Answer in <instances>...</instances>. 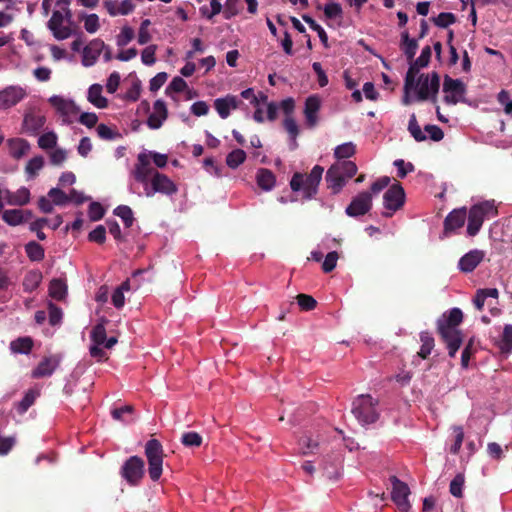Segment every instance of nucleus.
<instances>
[{
  "instance_id": "obj_1",
  "label": "nucleus",
  "mask_w": 512,
  "mask_h": 512,
  "mask_svg": "<svg viewBox=\"0 0 512 512\" xmlns=\"http://www.w3.org/2000/svg\"><path fill=\"white\" fill-rule=\"evenodd\" d=\"M463 321V313L459 308H452L443 313L437 320V332L446 344L448 355L455 357L463 342L462 332L457 328Z\"/></svg>"
},
{
  "instance_id": "obj_2",
  "label": "nucleus",
  "mask_w": 512,
  "mask_h": 512,
  "mask_svg": "<svg viewBox=\"0 0 512 512\" xmlns=\"http://www.w3.org/2000/svg\"><path fill=\"white\" fill-rule=\"evenodd\" d=\"M323 172L324 168L322 166L315 165L309 174L294 173L290 180L292 191H302L303 198L312 199L318 192Z\"/></svg>"
},
{
  "instance_id": "obj_3",
  "label": "nucleus",
  "mask_w": 512,
  "mask_h": 512,
  "mask_svg": "<svg viewBox=\"0 0 512 512\" xmlns=\"http://www.w3.org/2000/svg\"><path fill=\"white\" fill-rule=\"evenodd\" d=\"M497 214L498 210L494 201H483L472 205L469 211H467V234L471 237L476 236L484 220L491 219L497 216Z\"/></svg>"
},
{
  "instance_id": "obj_4",
  "label": "nucleus",
  "mask_w": 512,
  "mask_h": 512,
  "mask_svg": "<svg viewBox=\"0 0 512 512\" xmlns=\"http://www.w3.org/2000/svg\"><path fill=\"white\" fill-rule=\"evenodd\" d=\"M378 405V399L369 394H361L352 402V413L360 423L372 424L379 418Z\"/></svg>"
},
{
  "instance_id": "obj_5",
  "label": "nucleus",
  "mask_w": 512,
  "mask_h": 512,
  "mask_svg": "<svg viewBox=\"0 0 512 512\" xmlns=\"http://www.w3.org/2000/svg\"><path fill=\"white\" fill-rule=\"evenodd\" d=\"M145 456L148 461V473L152 481L160 479L163 471V446L157 439H150L145 444Z\"/></svg>"
},
{
  "instance_id": "obj_6",
  "label": "nucleus",
  "mask_w": 512,
  "mask_h": 512,
  "mask_svg": "<svg viewBox=\"0 0 512 512\" xmlns=\"http://www.w3.org/2000/svg\"><path fill=\"white\" fill-rule=\"evenodd\" d=\"M440 88V76L437 72L427 74H420L418 81H415V88L417 92V100L425 101L431 99L436 101L437 94Z\"/></svg>"
},
{
  "instance_id": "obj_7",
  "label": "nucleus",
  "mask_w": 512,
  "mask_h": 512,
  "mask_svg": "<svg viewBox=\"0 0 512 512\" xmlns=\"http://www.w3.org/2000/svg\"><path fill=\"white\" fill-rule=\"evenodd\" d=\"M120 475L130 486H138L145 475L144 460L139 456H130L123 463Z\"/></svg>"
},
{
  "instance_id": "obj_8",
  "label": "nucleus",
  "mask_w": 512,
  "mask_h": 512,
  "mask_svg": "<svg viewBox=\"0 0 512 512\" xmlns=\"http://www.w3.org/2000/svg\"><path fill=\"white\" fill-rule=\"evenodd\" d=\"M466 85L460 79H453L449 75L444 76L443 92L445 103L449 105H456L458 102H464V95L466 94Z\"/></svg>"
},
{
  "instance_id": "obj_9",
  "label": "nucleus",
  "mask_w": 512,
  "mask_h": 512,
  "mask_svg": "<svg viewBox=\"0 0 512 512\" xmlns=\"http://www.w3.org/2000/svg\"><path fill=\"white\" fill-rule=\"evenodd\" d=\"M150 182L151 185L145 187L147 197H152L155 193L172 195L177 192V186L165 174L154 172Z\"/></svg>"
},
{
  "instance_id": "obj_10",
  "label": "nucleus",
  "mask_w": 512,
  "mask_h": 512,
  "mask_svg": "<svg viewBox=\"0 0 512 512\" xmlns=\"http://www.w3.org/2000/svg\"><path fill=\"white\" fill-rule=\"evenodd\" d=\"M392 483L391 499L398 507L400 512H408L411 508L409 502L410 489L406 483L399 480L396 476H391Z\"/></svg>"
},
{
  "instance_id": "obj_11",
  "label": "nucleus",
  "mask_w": 512,
  "mask_h": 512,
  "mask_svg": "<svg viewBox=\"0 0 512 512\" xmlns=\"http://www.w3.org/2000/svg\"><path fill=\"white\" fill-rule=\"evenodd\" d=\"M405 202V191L401 184L395 183L391 185L383 195V204L391 213H385L386 217H391L393 212L399 210Z\"/></svg>"
},
{
  "instance_id": "obj_12",
  "label": "nucleus",
  "mask_w": 512,
  "mask_h": 512,
  "mask_svg": "<svg viewBox=\"0 0 512 512\" xmlns=\"http://www.w3.org/2000/svg\"><path fill=\"white\" fill-rule=\"evenodd\" d=\"M154 172H157L150 163L149 155L146 153H139L137 156V163L131 171V176L138 183L149 186V179L153 177Z\"/></svg>"
},
{
  "instance_id": "obj_13",
  "label": "nucleus",
  "mask_w": 512,
  "mask_h": 512,
  "mask_svg": "<svg viewBox=\"0 0 512 512\" xmlns=\"http://www.w3.org/2000/svg\"><path fill=\"white\" fill-rule=\"evenodd\" d=\"M372 208V196L369 191L360 192L346 207L345 213L349 217H359L367 214Z\"/></svg>"
},
{
  "instance_id": "obj_14",
  "label": "nucleus",
  "mask_w": 512,
  "mask_h": 512,
  "mask_svg": "<svg viewBox=\"0 0 512 512\" xmlns=\"http://www.w3.org/2000/svg\"><path fill=\"white\" fill-rule=\"evenodd\" d=\"M63 22V13L59 10L53 11L52 16L47 23V27L57 40L67 39L73 34V30L69 26H64Z\"/></svg>"
},
{
  "instance_id": "obj_15",
  "label": "nucleus",
  "mask_w": 512,
  "mask_h": 512,
  "mask_svg": "<svg viewBox=\"0 0 512 512\" xmlns=\"http://www.w3.org/2000/svg\"><path fill=\"white\" fill-rule=\"evenodd\" d=\"M46 123V117L35 110H29L24 115L22 130L29 135H37Z\"/></svg>"
},
{
  "instance_id": "obj_16",
  "label": "nucleus",
  "mask_w": 512,
  "mask_h": 512,
  "mask_svg": "<svg viewBox=\"0 0 512 512\" xmlns=\"http://www.w3.org/2000/svg\"><path fill=\"white\" fill-rule=\"evenodd\" d=\"M61 362V357L57 354L44 357L32 371L33 378H43L51 376Z\"/></svg>"
},
{
  "instance_id": "obj_17",
  "label": "nucleus",
  "mask_w": 512,
  "mask_h": 512,
  "mask_svg": "<svg viewBox=\"0 0 512 512\" xmlns=\"http://www.w3.org/2000/svg\"><path fill=\"white\" fill-rule=\"evenodd\" d=\"M26 96V91L19 86H9L0 91V109H8L18 104Z\"/></svg>"
},
{
  "instance_id": "obj_18",
  "label": "nucleus",
  "mask_w": 512,
  "mask_h": 512,
  "mask_svg": "<svg viewBox=\"0 0 512 512\" xmlns=\"http://www.w3.org/2000/svg\"><path fill=\"white\" fill-rule=\"evenodd\" d=\"M321 108V98L314 94L306 98L304 105V116L306 120V125L309 128H314L317 126L319 118L318 113Z\"/></svg>"
},
{
  "instance_id": "obj_19",
  "label": "nucleus",
  "mask_w": 512,
  "mask_h": 512,
  "mask_svg": "<svg viewBox=\"0 0 512 512\" xmlns=\"http://www.w3.org/2000/svg\"><path fill=\"white\" fill-rule=\"evenodd\" d=\"M104 47L105 43L101 39H93L90 41V43L83 48L82 64L85 67L93 66Z\"/></svg>"
},
{
  "instance_id": "obj_20",
  "label": "nucleus",
  "mask_w": 512,
  "mask_h": 512,
  "mask_svg": "<svg viewBox=\"0 0 512 512\" xmlns=\"http://www.w3.org/2000/svg\"><path fill=\"white\" fill-rule=\"evenodd\" d=\"M467 218L465 207L452 210L444 220V232L449 234L464 226Z\"/></svg>"
},
{
  "instance_id": "obj_21",
  "label": "nucleus",
  "mask_w": 512,
  "mask_h": 512,
  "mask_svg": "<svg viewBox=\"0 0 512 512\" xmlns=\"http://www.w3.org/2000/svg\"><path fill=\"white\" fill-rule=\"evenodd\" d=\"M49 103L64 117V122L66 123L71 122L68 119L70 115H75L79 112V108L73 101L65 100L57 95L50 97Z\"/></svg>"
},
{
  "instance_id": "obj_22",
  "label": "nucleus",
  "mask_w": 512,
  "mask_h": 512,
  "mask_svg": "<svg viewBox=\"0 0 512 512\" xmlns=\"http://www.w3.org/2000/svg\"><path fill=\"white\" fill-rule=\"evenodd\" d=\"M484 256L485 253L482 250H471L460 258L458 267L462 272L470 273L482 262Z\"/></svg>"
},
{
  "instance_id": "obj_23",
  "label": "nucleus",
  "mask_w": 512,
  "mask_h": 512,
  "mask_svg": "<svg viewBox=\"0 0 512 512\" xmlns=\"http://www.w3.org/2000/svg\"><path fill=\"white\" fill-rule=\"evenodd\" d=\"M327 186L332 190L333 194H338L345 186L347 179L338 170V167L331 165L325 176Z\"/></svg>"
},
{
  "instance_id": "obj_24",
  "label": "nucleus",
  "mask_w": 512,
  "mask_h": 512,
  "mask_svg": "<svg viewBox=\"0 0 512 512\" xmlns=\"http://www.w3.org/2000/svg\"><path fill=\"white\" fill-rule=\"evenodd\" d=\"M241 101L234 95H227L224 98H217L214 101V107L222 119L230 115V109L238 108Z\"/></svg>"
},
{
  "instance_id": "obj_25",
  "label": "nucleus",
  "mask_w": 512,
  "mask_h": 512,
  "mask_svg": "<svg viewBox=\"0 0 512 512\" xmlns=\"http://www.w3.org/2000/svg\"><path fill=\"white\" fill-rule=\"evenodd\" d=\"M4 199L9 205L23 206L30 201V191L25 187H21L16 192L4 189Z\"/></svg>"
},
{
  "instance_id": "obj_26",
  "label": "nucleus",
  "mask_w": 512,
  "mask_h": 512,
  "mask_svg": "<svg viewBox=\"0 0 512 512\" xmlns=\"http://www.w3.org/2000/svg\"><path fill=\"white\" fill-rule=\"evenodd\" d=\"M9 153L14 159H20L30 150V144L22 138H12L8 140Z\"/></svg>"
},
{
  "instance_id": "obj_27",
  "label": "nucleus",
  "mask_w": 512,
  "mask_h": 512,
  "mask_svg": "<svg viewBox=\"0 0 512 512\" xmlns=\"http://www.w3.org/2000/svg\"><path fill=\"white\" fill-rule=\"evenodd\" d=\"M256 180L258 186L265 191L272 190L276 183V177L274 173L266 168H260L257 171Z\"/></svg>"
},
{
  "instance_id": "obj_28",
  "label": "nucleus",
  "mask_w": 512,
  "mask_h": 512,
  "mask_svg": "<svg viewBox=\"0 0 512 512\" xmlns=\"http://www.w3.org/2000/svg\"><path fill=\"white\" fill-rule=\"evenodd\" d=\"M102 86L100 84H93L88 89V101L95 107L104 109L108 106V100L102 96Z\"/></svg>"
},
{
  "instance_id": "obj_29",
  "label": "nucleus",
  "mask_w": 512,
  "mask_h": 512,
  "mask_svg": "<svg viewBox=\"0 0 512 512\" xmlns=\"http://www.w3.org/2000/svg\"><path fill=\"white\" fill-rule=\"evenodd\" d=\"M67 284L60 278H54L49 284V296L57 301H62L67 296Z\"/></svg>"
},
{
  "instance_id": "obj_30",
  "label": "nucleus",
  "mask_w": 512,
  "mask_h": 512,
  "mask_svg": "<svg viewBox=\"0 0 512 512\" xmlns=\"http://www.w3.org/2000/svg\"><path fill=\"white\" fill-rule=\"evenodd\" d=\"M34 346L33 339L29 336L19 337L10 343V350L15 354H29Z\"/></svg>"
},
{
  "instance_id": "obj_31",
  "label": "nucleus",
  "mask_w": 512,
  "mask_h": 512,
  "mask_svg": "<svg viewBox=\"0 0 512 512\" xmlns=\"http://www.w3.org/2000/svg\"><path fill=\"white\" fill-rule=\"evenodd\" d=\"M42 281V273L38 270L28 271L23 279L22 286L25 292L31 293L36 290Z\"/></svg>"
},
{
  "instance_id": "obj_32",
  "label": "nucleus",
  "mask_w": 512,
  "mask_h": 512,
  "mask_svg": "<svg viewBox=\"0 0 512 512\" xmlns=\"http://www.w3.org/2000/svg\"><path fill=\"white\" fill-rule=\"evenodd\" d=\"M401 49L403 50L408 61H412L418 49V42L416 39L409 37V33L404 31L401 34Z\"/></svg>"
},
{
  "instance_id": "obj_33",
  "label": "nucleus",
  "mask_w": 512,
  "mask_h": 512,
  "mask_svg": "<svg viewBox=\"0 0 512 512\" xmlns=\"http://www.w3.org/2000/svg\"><path fill=\"white\" fill-rule=\"evenodd\" d=\"M109 320L105 317H101L99 322L93 327L91 331V340L94 344L103 345L106 341V324Z\"/></svg>"
},
{
  "instance_id": "obj_34",
  "label": "nucleus",
  "mask_w": 512,
  "mask_h": 512,
  "mask_svg": "<svg viewBox=\"0 0 512 512\" xmlns=\"http://www.w3.org/2000/svg\"><path fill=\"white\" fill-rule=\"evenodd\" d=\"M356 153V145L353 142H346L338 145L334 149V157L340 160H346L353 157Z\"/></svg>"
},
{
  "instance_id": "obj_35",
  "label": "nucleus",
  "mask_w": 512,
  "mask_h": 512,
  "mask_svg": "<svg viewBox=\"0 0 512 512\" xmlns=\"http://www.w3.org/2000/svg\"><path fill=\"white\" fill-rule=\"evenodd\" d=\"M420 340L422 345L418 352V355L422 359H426L430 355L432 349L434 348V338L432 337L430 332L423 331L420 333Z\"/></svg>"
},
{
  "instance_id": "obj_36",
  "label": "nucleus",
  "mask_w": 512,
  "mask_h": 512,
  "mask_svg": "<svg viewBox=\"0 0 512 512\" xmlns=\"http://www.w3.org/2000/svg\"><path fill=\"white\" fill-rule=\"evenodd\" d=\"M25 252L31 261H42L45 256L44 248L35 241H30L25 245Z\"/></svg>"
},
{
  "instance_id": "obj_37",
  "label": "nucleus",
  "mask_w": 512,
  "mask_h": 512,
  "mask_svg": "<svg viewBox=\"0 0 512 512\" xmlns=\"http://www.w3.org/2000/svg\"><path fill=\"white\" fill-rule=\"evenodd\" d=\"M410 66L408 68V71L406 73V76H405V80H404V92L406 93H410V91H412L414 88H415V81H416V76L420 70V68H422L421 66H418L416 64L415 61H410Z\"/></svg>"
},
{
  "instance_id": "obj_38",
  "label": "nucleus",
  "mask_w": 512,
  "mask_h": 512,
  "mask_svg": "<svg viewBox=\"0 0 512 512\" xmlns=\"http://www.w3.org/2000/svg\"><path fill=\"white\" fill-rule=\"evenodd\" d=\"M2 219L10 226H17L23 223V210L8 209L2 213Z\"/></svg>"
},
{
  "instance_id": "obj_39",
  "label": "nucleus",
  "mask_w": 512,
  "mask_h": 512,
  "mask_svg": "<svg viewBox=\"0 0 512 512\" xmlns=\"http://www.w3.org/2000/svg\"><path fill=\"white\" fill-rule=\"evenodd\" d=\"M283 126L291 138V149H296L298 146L296 138L299 134V128L295 119L292 117H286L283 121Z\"/></svg>"
},
{
  "instance_id": "obj_40",
  "label": "nucleus",
  "mask_w": 512,
  "mask_h": 512,
  "mask_svg": "<svg viewBox=\"0 0 512 512\" xmlns=\"http://www.w3.org/2000/svg\"><path fill=\"white\" fill-rule=\"evenodd\" d=\"M302 19L309 25V27L318 34V37L324 47L328 48V36L325 30L309 15H302Z\"/></svg>"
},
{
  "instance_id": "obj_41",
  "label": "nucleus",
  "mask_w": 512,
  "mask_h": 512,
  "mask_svg": "<svg viewBox=\"0 0 512 512\" xmlns=\"http://www.w3.org/2000/svg\"><path fill=\"white\" fill-rule=\"evenodd\" d=\"M246 160V153L242 149L231 151L226 157V164L231 169L238 168Z\"/></svg>"
},
{
  "instance_id": "obj_42",
  "label": "nucleus",
  "mask_w": 512,
  "mask_h": 512,
  "mask_svg": "<svg viewBox=\"0 0 512 512\" xmlns=\"http://www.w3.org/2000/svg\"><path fill=\"white\" fill-rule=\"evenodd\" d=\"M114 215L120 217L126 228H130L133 225L134 217L132 209L127 205H119L114 211Z\"/></svg>"
},
{
  "instance_id": "obj_43",
  "label": "nucleus",
  "mask_w": 512,
  "mask_h": 512,
  "mask_svg": "<svg viewBox=\"0 0 512 512\" xmlns=\"http://www.w3.org/2000/svg\"><path fill=\"white\" fill-rule=\"evenodd\" d=\"M333 165L338 167V170L347 180L352 178L358 170L357 165L350 160L338 161Z\"/></svg>"
},
{
  "instance_id": "obj_44",
  "label": "nucleus",
  "mask_w": 512,
  "mask_h": 512,
  "mask_svg": "<svg viewBox=\"0 0 512 512\" xmlns=\"http://www.w3.org/2000/svg\"><path fill=\"white\" fill-rule=\"evenodd\" d=\"M408 131L417 142H422L427 139V136L423 133L420 125L417 122L415 114H412L410 116L408 123Z\"/></svg>"
},
{
  "instance_id": "obj_45",
  "label": "nucleus",
  "mask_w": 512,
  "mask_h": 512,
  "mask_svg": "<svg viewBox=\"0 0 512 512\" xmlns=\"http://www.w3.org/2000/svg\"><path fill=\"white\" fill-rule=\"evenodd\" d=\"M465 483V476L462 473H458L450 482L449 491L456 497L461 498L463 496V486Z\"/></svg>"
},
{
  "instance_id": "obj_46",
  "label": "nucleus",
  "mask_w": 512,
  "mask_h": 512,
  "mask_svg": "<svg viewBox=\"0 0 512 512\" xmlns=\"http://www.w3.org/2000/svg\"><path fill=\"white\" fill-rule=\"evenodd\" d=\"M80 19L84 20V28L88 33H95L100 28L99 17L97 14H82Z\"/></svg>"
},
{
  "instance_id": "obj_47",
  "label": "nucleus",
  "mask_w": 512,
  "mask_h": 512,
  "mask_svg": "<svg viewBox=\"0 0 512 512\" xmlns=\"http://www.w3.org/2000/svg\"><path fill=\"white\" fill-rule=\"evenodd\" d=\"M181 443L186 447H200L202 444V436L194 431L182 434Z\"/></svg>"
},
{
  "instance_id": "obj_48",
  "label": "nucleus",
  "mask_w": 512,
  "mask_h": 512,
  "mask_svg": "<svg viewBox=\"0 0 512 512\" xmlns=\"http://www.w3.org/2000/svg\"><path fill=\"white\" fill-rule=\"evenodd\" d=\"M454 433V443L450 447V453L456 455L459 453L463 440H464V430L462 426L455 425L452 427Z\"/></svg>"
},
{
  "instance_id": "obj_49",
  "label": "nucleus",
  "mask_w": 512,
  "mask_h": 512,
  "mask_svg": "<svg viewBox=\"0 0 512 512\" xmlns=\"http://www.w3.org/2000/svg\"><path fill=\"white\" fill-rule=\"evenodd\" d=\"M98 136L103 140H114L121 137V134L117 130H113L106 124H99L96 128Z\"/></svg>"
},
{
  "instance_id": "obj_50",
  "label": "nucleus",
  "mask_w": 512,
  "mask_h": 512,
  "mask_svg": "<svg viewBox=\"0 0 512 512\" xmlns=\"http://www.w3.org/2000/svg\"><path fill=\"white\" fill-rule=\"evenodd\" d=\"M44 166V158L42 156H35L30 159L25 167L26 173H28L31 177L37 175L38 171L41 170Z\"/></svg>"
},
{
  "instance_id": "obj_51",
  "label": "nucleus",
  "mask_w": 512,
  "mask_h": 512,
  "mask_svg": "<svg viewBox=\"0 0 512 512\" xmlns=\"http://www.w3.org/2000/svg\"><path fill=\"white\" fill-rule=\"evenodd\" d=\"M433 22L440 28H447L449 25L456 22V16L451 12H442L437 17L433 18Z\"/></svg>"
},
{
  "instance_id": "obj_52",
  "label": "nucleus",
  "mask_w": 512,
  "mask_h": 512,
  "mask_svg": "<svg viewBox=\"0 0 512 512\" xmlns=\"http://www.w3.org/2000/svg\"><path fill=\"white\" fill-rule=\"evenodd\" d=\"M48 311H49V323L51 326H57L61 323L63 312L60 307L55 305L53 302L48 303Z\"/></svg>"
},
{
  "instance_id": "obj_53",
  "label": "nucleus",
  "mask_w": 512,
  "mask_h": 512,
  "mask_svg": "<svg viewBox=\"0 0 512 512\" xmlns=\"http://www.w3.org/2000/svg\"><path fill=\"white\" fill-rule=\"evenodd\" d=\"M57 144V135L54 132L42 134L38 139V145L42 149H52Z\"/></svg>"
},
{
  "instance_id": "obj_54",
  "label": "nucleus",
  "mask_w": 512,
  "mask_h": 512,
  "mask_svg": "<svg viewBox=\"0 0 512 512\" xmlns=\"http://www.w3.org/2000/svg\"><path fill=\"white\" fill-rule=\"evenodd\" d=\"M339 460H335L334 462L328 464H324L323 466V476H325L329 480H338L340 477L339 471Z\"/></svg>"
},
{
  "instance_id": "obj_55",
  "label": "nucleus",
  "mask_w": 512,
  "mask_h": 512,
  "mask_svg": "<svg viewBox=\"0 0 512 512\" xmlns=\"http://www.w3.org/2000/svg\"><path fill=\"white\" fill-rule=\"evenodd\" d=\"M501 351L511 352L512 351V325H505L501 340Z\"/></svg>"
},
{
  "instance_id": "obj_56",
  "label": "nucleus",
  "mask_w": 512,
  "mask_h": 512,
  "mask_svg": "<svg viewBox=\"0 0 512 512\" xmlns=\"http://www.w3.org/2000/svg\"><path fill=\"white\" fill-rule=\"evenodd\" d=\"M37 393L29 390L18 404V412L25 413L35 402Z\"/></svg>"
},
{
  "instance_id": "obj_57",
  "label": "nucleus",
  "mask_w": 512,
  "mask_h": 512,
  "mask_svg": "<svg viewBox=\"0 0 512 512\" xmlns=\"http://www.w3.org/2000/svg\"><path fill=\"white\" fill-rule=\"evenodd\" d=\"M48 196L52 199V203L55 205L63 206L68 203V194L59 188L50 189Z\"/></svg>"
},
{
  "instance_id": "obj_58",
  "label": "nucleus",
  "mask_w": 512,
  "mask_h": 512,
  "mask_svg": "<svg viewBox=\"0 0 512 512\" xmlns=\"http://www.w3.org/2000/svg\"><path fill=\"white\" fill-rule=\"evenodd\" d=\"M394 166L397 168V176L401 179L405 178L408 173L413 172L415 167L411 162H405L403 159L394 161Z\"/></svg>"
},
{
  "instance_id": "obj_59",
  "label": "nucleus",
  "mask_w": 512,
  "mask_h": 512,
  "mask_svg": "<svg viewBox=\"0 0 512 512\" xmlns=\"http://www.w3.org/2000/svg\"><path fill=\"white\" fill-rule=\"evenodd\" d=\"M296 298L298 305L304 311H311L317 305L316 300L308 294H298Z\"/></svg>"
},
{
  "instance_id": "obj_60",
  "label": "nucleus",
  "mask_w": 512,
  "mask_h": 512,
  "mask_svg": "<svg viewBox=\"0 0 512 512\" xmlns=\"http://www.w3.org/2000/svg\"><path fill=\"white\" fill-rule=\"evenodd\" d=\"M88 240L97 244H103L106 241V228L103 225H98L94 230L88 234Z\"/></svg>"
},
{
  "instance_id": "obj_61",
  "label": "nucleus",
  "mask_w": 512,
  "mask_h": 512,
  "mask_svg": "<svg viewBox=\"0 0 512 512\" xmlns=\"http://www.w3.org/2000/svg\"><path fill=\"white\" fill-rule=\"evenodd\" d=\"M151 25V21L149 19H145L142 21L139 31H138V43L140 45H145L151 40V35L149 33L148 27Z\"/></svg>"
},
{
  "instance_id": "obj_62",
  "label": "nucleus",
  "mask_w": 512,
  "mask_h": 512,
  "mask_svg": "<svg viewBox=\"0 0 512 512\" xmlns=\"http://www.w3.org/2000/svg\"><path fill=\"white\" fill-rule=\"evenodd\" d=\"M134 38V30L129 26H124L120 34L117 36V45L119 47L126 46Z\"/></svg>"
},
{
  "instance_id": "obj_63",
  "label": "nucleus",
  "mask_w": 512,
  "mask_h": 512,
  "mask_svg": "<svg viewBox=\"0 0 512 512\" xmlns=\"http://www.w3.org/2000/svg\"><path fill=\"white\" fill-rule=\"evenodd\" d=\"M339 255L336 251L329 252L322 263V270L325 273H330L336 267Z\"/></svg>"
},
{
  "instance_id": "obj_64",
  "label": "nucleus",
  "mask_w": 512,
  "mask_h": 512,
  "mask_svg": "<svg viewBox=\"0 0 512 512\" xmlns=\"http://www.w3.org/2000/svg\"><path fill=\"white\" fill-rule=\"evenodd\" d=\"M105 210L99 202H92L89 205L88 215L91 221H98L104 217Z\"/></svg>"
}]
</instances>
